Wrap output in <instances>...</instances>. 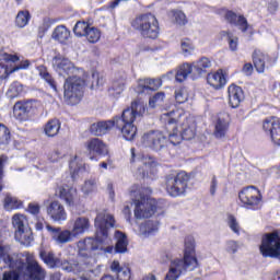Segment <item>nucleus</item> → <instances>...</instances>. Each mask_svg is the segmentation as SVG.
<instances>
[{"mask_svg":"<svg viewBox=\"0 0 280 280\" xmlns=\"http://www.w3.org/2000/svg\"><path fill=\"white\" fill-rule=\"evenodd\" d=\"M109 268L112 272L118 275L119 270H121V265L119 264V260H113Z\"/></svg>","mask_w":280,"mask_h":280,"instance_id":"obj_60","label":"nucleus"},{"mask_svg":"<svg viewBox=\"0 0 280 280\" xmlns=\"http://www.w3.org/2000/svg\"><path fill=\"white\" fill-rule=\"evenodd\" d=\"M189 183V175L187 173L182 172L178 173L174 178H170L166 182V191L173 198L178 196H183L185 191H187V184Z\"/></svg>","mask_w":280,"mask_h":280,"instance_id":"obj_13","label":"nucleus"},{"mask_svg":"<svg viewBox=\"0 0 280 280\" xmlns=\"http://www.w3.org/2000/svg\"><path fill=\"white\" fill-rule=\"evenodd\" d=\"M115 226V218L113 214L104 211L97 214L95 219V229H96V247H93L96 250H103L109 255L113 253H127L128 252V236L126 233L121 231H116L114 237L116 240V246H107L104 245L108 244L110 240L108 238V230Z\"/></svg>","mask_w":280,"mask_h":280,"instance_id":"obj_3","label":"nucleus"},{"mask_svg":"<svg viewBox=\"0 0 280 280\" xmlns=\"http://www.w3.org/2000/svg\"><path fill=\"white\" fill-rule=\"evenodd\" d=\"M207 83L212 89H222L226 84V77L224 75V71L218 70L217 72H210L207 75Z\"/></svg>","mask_w":280,"mask_h":280,"instance_id":"obj_28","label":"nucleus"},{"mask_svg":"<svg viewBox=\"0 0 280 280\" xmlns=\"http://www.w3.org/2000/svg\"><path fill=\"white\" fill-rule=\"evenodd\" d=\"M30 19H32L30 11H20L15 18L16 27L23 30V27H26V25L30 23Z\"/></svg>","mask_w":280,"mask_h":280,"instance_id":"obj_40","label":"nucleus"},{"mask_svg":"<svg viewBox=\"0 0 280 280\" xmlns=\"http://www.w3.org/2000/svg\"><path fill=\"white\" fill-rule=\"evenodd\" d=\"M61 159H65V153L60 150H54L48 154V161H50V163H58Z\"/></svg>","mask_w":280,"mask_h":280,"instance_id":"obj_56","label":"nucleus"},{"mask_svg":"<svg viewBox=\"0 0 280 280\" xmlns=\"http://www.w3.org/2000/svg\"><path fill=\"white\" fill-rule=\"evenodd\" d=\"M191 67L197 75H202L206 69H210L211 60L207 57H203L191 63Z\"/></svg>","mask_w":280,"mask_h":280,"instance_id":"obj_37","label":"nucleus"},{"mask_svg":"<svg viewBox=\"0 0 280 280\" xmlns=\"http://www.w3.org/2000/svg\"><path fill=\"white\" fill-rule=\"evenodd\" d=\"M140 143L142 148H150V150L159 152V150H163L167 145V138L161 131H149L142 136Z\"/></svg>","mask_w":280,"mask_h":280,"instance_id":"obj_14","label":"nucleus"},{"mask_svg":"<svg viewBox=\"0 0 280 280\" xmlns=\"http://www.w3.org/2000/svg\"><path fill=\"white\" fill-rule=\"evenodd\" d=\"M21 93H23V84L13 82L7 91V97H9V100H14V97H19Z\"/></svg>","mask_w":280,"mask_h":280,"instance_id":"obj_41","label":"nucleus"},{"mask_svg":"<svg viewBox=\"0 0 280 280\" xmlns=\"http://www.w3.org/2000/svg\"><path fill=\"white\" fill-rule=\"evenodd\" d=\"M189 100V90L187 88H180L175 91V102L177 104H185Z\"/></svg>","mask_w":280,"mask_h":280,"instance_id":"obj_49","label":"nucleus"},{"mask_svg":"<svg viewBox=\"0 0 280 280\" xmlns=\"http://www.w3.org/2000/svg\"><path fill=\"white\" fill-rule=\"evenodd\" d=\"M226 224L235 235H240V233H242V225H240V221L235 215L229 214L226 218Z\"/></svg>","mask_w":280,"mask_h":280,"instance_id":"obj_42","label":"nucleus"},{"mask_svg":"<svg viewBox=\"0 0 280 280\" xmlns=\"http://www.w3.org/2000/svg\"><path fill=\"white\" fill-rule=\"evenodd\" d=\"M164 102H165V93L158 92L155 95L150 97L149 106H150V108H156L158 106H163Z\"/></svg>","mask_w":280,"mask_h":280,"instance_id":"obj_48","label":"nucleus"},{"mask_svg":"<svg viewBox=\"0 0 280 280\" xmlns=\"http://www.w3.org/2000/svg\"><path fill=\"white\" fill-rule=\"evenodd\" d=\"M70 174L72 178H75L78 174H81V172H84V161L80 159V156L74 155L69 163Z\"/></svg>","mask_w":280,"mask_h":280,"instance_id":"obj_33","label":"nucleus"},{"mask_svg":"<svg viewBox=\"0 0 280 280\" xmlns=\"http://www.w3.org/2000/svg\"><path fill=\"white\" fill-rule=\"evenodd\" d=\"M81 191L89 196L90 194H93L94 191H97V183L95 179H88L84 182V184L81 187Z\"/></svg>","mask_w":280,"mask_h":280,"instance_id":"obj_50","label":"nucleus"},{"mask_svg":"<svg viewBox=\"0 0 280 280\" xmlns=\"http://www.w3.org/2000/svg\"><path fill=\"white\" fill-rule=\"evenodd\" d=\"M23 257L25 261L20 256H10V247L0 244V259L11 269L3 273L2 280H45L47 273L36 258L30 253H24Z\"/></svg>","mask_w":280,"mask_h":280,"instance_id":"obj_1","label":"nucleus"},{"mask_svg":"<svg viewBox=\"0 0 280 280\" xmlns=\"http://www.w3.org/2000/svg\"><path fill=\"white\" fill-rule=\"evenodd\" d=\"M47 214L49 215L52 222H57L58 224H62V222H67V210H65V206L59 201H52L47 207Z\"/></svg>","mask_w":280,"mask_h":280,"instance_id":"obj_22","label":"nucleus"},{"mask_svg":"<svg viewBox=\"0 0 280 280\" xmlns=\"http://www.w3.org/2000/svg\"><path fill=\"white\" fill-rule=\"evenodd\" d=\"M3 207L5 211H14L16 209H23V201H21V199L12 195H7L3 200Z\"/></svg>","mask_w":280,"mask_h":280,"instance_id":"obj_35","label":"nucleus"},{"mask_svg":"<svg viewBox=\"0 0 280 280\" xmlns=\"http://www.w3.org/2000/svg\"><path fill=\"white\" fill-rule=\"evenodd\" d=\"M226 130H229V114H223L219 116L215 122L214 137L222 139L226 135Z\"/></svg>","mask_w":280,"mask_h":280,"instance_id":"obj_30","label":"nucleus"},{"mask_svg":"<svg viewBox=\"0 0 280 280\" xmlns=\"http://www.w3.org/2000/svg\"><path fill=\"white\" fill-rule=\"evenodd\" d=\"M194 68L190 63H184L177 68L175 80L176 82H185L188 75H191Z\"/></svg>","mask_w":280,"mask_h":280,"instance_id":"obj_36","label":"nucleus"},{"mask_svg":"<svg viewBox=\"0 0 280 280\" xmlns=\"http://www.w3.org/2000/svg\"><path fill=\"white\" fill-rule=\"evenodd\" d=\"M139 168L137 175L139 178H154L156 175V167L159 163L156 160L150 155H144L141 159H138Z\"/></svg>","mask_w":280,"mask_h":280,"instance_id":"obj_15","label":"nucleus"},{"mask_svg":"<svg viewBox=\"0 0 280 280\" xmlns=\"http://www.w3.org/2000/svg\"><path fill=\"white\" fill-rule=\"evenodd\" d=\"M34 108H36V102L34 101L18 102L13 106V116L18 121H27V115H30Z\"/></svg>","mask_w":280,"mask_h":280,"instance_id":"obj_20","label":"nucleus"},{"mask_svg":"<svg viewBox=\"0 0 280 280\" xmlns=\"http://www.w3.org/2000/svg\"><path fill=\"white\" fill-rule=\"evenodd\" d=\"M68 228L73 235L78 238L80 235H84L89 229H91V221L86 217H74L68 221Z\"/></svg>","mask_w":280,"mask_h":280,"instance_id":"obj_17","label":"nucleus"},{"mask_svg":"<svg viewBox=\"0 0 280 280\" xmlns=\"http://www.w3.org/2000/svg\"><path fill=\"white\" fill-rule=\"evenodd\" d=\"M52 68L61 78H69L78 73L79 75H84V70L81 68H75V65L69 60V58L57 55L52 58Z\"/></svg>","mask_w":280,"mask_h":280,"instance_id":"obj_12","label":"nucleus"},{"mask_svg":"<svg viewBox=\"0 0 280 280\" xmlns=\"http://www.w3.org/2000/svg\"><path fill=\"white\" fill-rule=\"evenodd\" d=\"M120 4H121V0H114V1H110V2L107 4V10H115V8H119Z\"/></svg>","mask_w":280,"mask_h":280,"instance_id":"obj_63","label":"nucleus"},{"mask_svg":"<svg viewBox=\"0 0 280 280\" xmlns=\"http://www.w3.org/2000/svg\"><path fill=\"white\" fill-rule=\"evenodd\" d=\"M141 280H156V276L154 273H148Z\"/></svg>","mask_w":280,"mask_h":280,"instance_id":"obj_64","label":"nucleus"},{"mask_svg":"<svg viewBox=\"0 0 280 280\" xmlns=\"http://www.w3.org/2000/svg\"><path fill=\"white\" fill-rule=\"evenodd\" d=\"M221 38H225L228 40L229 49L232 51H237L240 49V38L231 33L230 31H222L220 33Z\"/></svg>","mask_w":280,"mask_h":280,"instance_id":"obj_34","label":"nucleus"},{"mask_svg":"<svg viewBox=\"0 0 280 280\" xmlns=\"http://www.w3.org/2000/svg\"><path fill=\"white\" fill-rule=\"evenodd\" d=\"M104 84V79L100 77V72L92 73V89H100Z\"/></svg>","mask_w":280,"mask_h":280,"instance_id":"obj_57","label":"nucleus"},{"mask_svg":"<svg viewBox=\"0 0 280 280\" xmlns=\"http://www.w3.org/2000/svg\"><path fill=\"white\" fill-rule=\"evenodd\" d=\"M47 231H49L51 238L57 244H69V242H73L77 240L75 234L69 230H62L60 228H51V225H47Z\"/></svg>","mask_w":280,"mask_h":280,"instance_id":"obj_19","label":"nucleus"},{"mask_svg":"<svg viewBox=\"0 0 280 280\" xmlns=\"http://www.w3.org/2000/svg\"><path fill=\"white\" fill-rule=\"evenodd\" d=\"M267 60H268V55H266L260 49L254 50L253 62H254V66L256 68V71H258V73H264V71L266 69V61Z\"/></svg>","mask_w":280,"mask_h":280,"instance_id":"obj_31","label":"nucleus"},{"mask_svg":"<svg viewBox=\"0 0 280 280\" xmlns=\"http://www.w3.org/2000/svg\"><path fill=\"white\" fill-rule=\"evenodd\" d=\"M59 196L62 200H65L68 207H75L78 205V190L69 185H63L59 189Z\"/></svg>","mask_w":280,"mask_h":280,"instance_id":"obj_24","label":"nucleus"},{"mask_svg":"<svg viewBox=\"0 0 280 280\" xmlns=\"http://www.w3.org/2000/svg\"><path fill=\"white\" fill-rule=\"evenodd\" d=\"M154 233H159V221L149 220L140 225L139 235H142V237H150Z\"/></svg>","mask_w":280,"mask_h":280,"instance_id":"obj_32","label":"nucleus"},{"mask_svg":"<svg viewBox=\"0 0 280 280\" xmlns=\"http://www.w3.org/2000/svg\"><path fill=\"white\" fill-rule=\"evenodd\" d=\"M115 126H120L118 117H115L112 120L94 122L91 126L90 130L92 135H95V137H102L104 135H107V132H110V130H113Z\"/></svg>","mask_w":280,"mask_h":280,"instance_id":"obj_23","label":"nucleus"},{"mask_svg":"<svg viewBox=\"0 0 280 280\" xmlns=\"http://www.w3.org/2000/svg\"><path fill=\"white\" fill-rule=\"evenodd\" d=\"M225 20L228 23H231L232 25H236L238 30L246 32L250 26L248 25V21L244 15H237L233 11H226L225 13Z\"/></svg>","mask_w":280,"mask_h":280,"instance_id":"obj_26","label":"nucleus"},{"mask_svg":"<svg viewBox=\"0 0 280 280\" xmlns=\"http://www.w3.org/2000/svg\"><path fill=\"white\" fill-rule=\"evenodd\" d=\"M86 86V73H74L66 78L63 84V97L69 104H78L82 100V91Z\"/></svg>","mask_w":280,"mask_h":280,"instance_id":"obj_6","label":"nucleus"},{"mask_svg":"<svg viewBox=\"0 0 280 280\" xmlns=\"http://www.w3.org/2000/svg\"><path fill=\"white\" fill-rule=\"evenodd\" d=\"M39 257L49 268H58L60 266V259L54 257L51 253L40 252Z\"/></svg>","mask_w":280,"mask_h":280,"instance_id":"obj_39","label":"nucleus"},{"mask_svg":"<svg viewBox=\"0 0 280 280\" xmlns=\"http://www.w3.org/2000/svg\"><path fill=\"white\" fill-rule=\"evenodd\" d=\"M131 26L136 32H139L143 38L156 39L161 33L159 20L152 13L138 15L132 22Z\"/></svg>","mask_w":280,"mask_h":280,"instance_id":"obj_7","label":"nucleus"},{"mask_svg":"<svg viewBox=\"0 0 280 280\" xmlns=\"http://www.w3.org/2000/svg\"><path fill=\"white\" fill-rule=\"evenodd\" d=\"M61 266V270H65L66 272H74V273H78V272H81V268H80V265H73L71 262H67L65 261L63 264L60 262Z\"/></svg>","mask_w":280,"mask_h":280,"instance_id":"obj_55","label":"nucleus"},{"mask_svg":"<svg viewBox=\"0 0 280 280\" xmlns=\"http://www.w3.org/2000/svg\"><path fill=\"white\" fill-rule=\"evenodd\" d=\"M117 280H132V271L129 265L121 266V269L117 272Z\"/></svg>","mask_w":280,"mask_h":280,"instance_id":"obj_51","label":"nucleus"},{"mask_svg":"<svg viewBox=\"0 0 280 280\" xmlns=\"http://www.w3.org/2000/svg\"><path fill=\"white\" fill-rule=\"evenodd\" d=\"M11 222L14 229L16 242H20V244H23L24 246H30L34 240V236L32 235L27 217L23 213H15L13 214Z\"/></svg>","mask_w":280,"mask_h":280,"instance_id":"obj_9","label":"nucleus"},{"mask_svg":"<svg viewBox=\"0 0 280 280\" xmlns=\"http://www.w3.org/2000/svg\"><path fill=\"white\" fill-rule=\"evenodd\" d=\"M180 49L184 56H191V54H194V50L196 49V46H194L191 39L185 38L180 42Z\"/></svg>","mask_w":280,"mask_h":280,"instance_id":"obj_47","label":"nucleus"},{"mask_svg":"<svg viewBox=\"0 0 280 280\" xmlns=\"http://www.w3.org/2000/svg\"><path fill=\"white\" fill-rule=\"evenodd\" d=\"M262 3L265 4L268 14L271 16L279 11V2L277 0H264Z\"/></svg>","mask_w":280,"mask_h":280,"instance_id":"obj_52","label":"nucleus"},{"mask_svg":"<svg viewBox=\"0 0 280 280\" xmlns=\"http://www.w3.org/2000/svg\"><path fill=\"white\" fill-rule=\"evenodd\" d=\"M229 104L232 108H237L244 101V91L237 85H230L228 88Z\"/></svg>","mask_w":280,"mask_h":280,"instance_id":"obj_25","label":"nucleus"},{"mask_svg":"<svg viewBox=\"0 0 280 280\" xmlns=\"http://www.w3.org/2000/svg\"><path fill=\"white\" fill-rule=\"evenodd\" d=\"M224 250L229 255H235V253L240 250V243H237L236 241H228L224 245Z\"/></svg>","mask_w":280,"mask_h":280,"instance_id":"obj_54","label":"nucleus"},{"mask_svg":"<svg viewBox=\"0 0 280 280\" xmlns=\"http://www.w3.org/2000/svg\"><path fill=\"white\" fill-rule=\"evenodd\" d=\"M243 73L245 75H252L253 74V65L252 63H245L243 67Z\"/></svg>","mask_w":280,"mask_h":280,"instance_id":"obj_61","label":"nucleus"},{"mask_svg":"<svg viewBox=\"0 0 280 280\" xmlns=\"http://www.w3.org/2000/svg\"><path fill=\"white\" fill-rule=\"evenodd\" d=\"M10 141V129L0 124V145H5Z\"/></svg>","mask_w":280,"mask_h":280,"instance_id":"obj_53","label":"nucleus"},{"mask_svg":"<svg viewBox=\"0 0 280 280\" xmlns=\"http://www.w3.org/2000/svg\"><path fill=\"white\" fill-rule=\"evenodd\" d=\"M85 38L89 43L92 44L100 43V39L102 38V31L95 27H90L85 35Z\"/></svg>","mask_w":280,"mask_h":280,"instance_id":"obj_45","label":"nucleus"},{"mask_svg":"<svg viewBox=\"0 0 280 280\" xmlns=\"http://www.w3.org/2000/svg\"><path fill=\"white\" fill-rule=\"evenodd\" d=\"M27 211L32 215H38L40 213V206L38 203H30L27 207Z\"/></svg>","mask_w":280,"mask_h":280,"instance_id":"obj_59","label":"nucleus"},{"mask_svg":"<svg viewBox=\"0 0 280 280\" xmlns=\"http://www.w3.org/2000/svg\"><path fill=\"white\" fill-rule=\"evenodd\" d=\"M130 196L133 199L135 203V218L137 220H143L144 218H152L154 213H156V200L152 198H145L141 195V190H139V186H135L130 190Z\"/></svg>","mask_w":280,"mask_h":280,"instance_id":"obj_8","label":"nucleus"},{"mask_svg":"<svg viewBox=\"0 0 280 280\" xmlns=\"http://www.w3.org/2000/svg\"><path fill=\"white\" fill-rule=\"evenodd\" d=\"M145 115V103L143 101H133L131 106L122 112L119 118L120 132L126 141H132L137 137V126L135 121L137 117Z\"/></svg>","mask_w":280,"mask_h":280,"instance_id":"obj_5","label":"nucleus"},{"mask_svg":"<svg viewBox=\"0 0 280 280\" xmlns=\"http://www.w3.org/2000/svg\"><path fill=\"white\" fill-rule=\"evenodd\" d=\"M161 121L165 124L168 141L178 145L183 141H189L196 137V120L189 112L177 108L161 115Z\"/></svg>","mask_w":280,"mask_h":280,"instance_id":"obj_2","label":"nucleus"},{"mask_svg":"<svg viewBox=\"0 0 280 280\" xmlns=\"http://www.w3.org/2000/svg\"><path fill=\"white\" fill-rule=\"evenodd\" d=\"M238 199L245 209H252V211L261 209V205H264V197L261 196V191L255 186L243 188L238 192Z\"/></svg>","mask_w":280,"mask_h":280,"instance_id":"obj_11","label":"nucleus"},{"mask_svg":"<svg viewBox=\"0 0 280 280\" xmlns=\"http://www.w3.org/2000/svg\"><path fill=\"white\" fill-rule=\"evenodd\" d=\"M97 241L96 238H85L78 243V249L80 257L85 259V264H95V258L91 257V250H95Z\"/></svg>","mask_w":280,"mask_h":280,"instance_id":"obj_21","label":"nucleus"},{"mask_svg":"<svg viewBox=\"0 0 280 280\" xmlns=\"http://www.w3.org/2000/svg\"><path fill=\"white\" fill-rule=\"evenodd\" d=\"M85 148L90 154L91 161H95L96 156H104L108 154V147L100 138L90 139L85 143Z\"/></svg>","mask_w":280,"mask_h":280,"instance_id":"obj_18","label":"nucleus"},{"mask_svg":"<svg viewBox=\"0 0 280 280\" xmlns=\"http://www.w3.org/2000/svg\"><path fill=\"white\" fill-rule=\"evenodd\" d=\"M171 18L177 25H187V15L180 10H172Z\"/></svg>","mask_w":280,"mask_h":280,"instance_id":"obj_46","label":"nucleus"},{"mask_svg":"<svg viewBox=\"0 0 280 280\" xmlns=\"http://www.w3.org/2000/svg\"><path fill=\"white\" fill-rule=\"evenodd\" d=\"M44 132L47 137H56L60 132V120L51 119L49 120L44 128Z\"/></svg>","mask_w":280,"mask_h":280,"instance_id":"obj_38","label":"nucleus"},{"mask_svg":"<svg viewBox=\"0 0 280 280\" xmlns=\"http://www.w3.org/2000/svg\"><path fill=\"white\" fill-rule=\"evenodd\" d=\"M90 27L91 26L86 22H77L73 27V33L78 38H82V36H86Z\"/></svg>","mask_w":280,"mask_h":280,"instance_id":"obj_43","label":"nucleus"},{"mask_svg":"<svg viewBox=\"0 0 280 280\" xmlns=\"http://www.w3.org/2000/svg\"><path fill=\"white\" fill-rule=\"evenodd\" d=\"M161 79H140L138 81L137 93H145V91H156L162 86Z\"/></svg>","mask_w":280,"mask_h":280,"instance_id":"obj_27","label":"nucleus"},{"mask_svg":"<svg viewBox=\"0 0 280 280\" xmlns=\"http://www.w3.org/2000/svg\"><path fill=\"white\" fill-rule=\"evenodd\" d=\"M51 38L61 45H67L71 40V31L65 25H59L54 30Z\"/></svg>","mask_w":280,"mask_h":280,"instance_id":"obj_29","label":"nucleus"},{"mask_svg":"<svg viewBox=\"0 0 280 280\" xmlns=\"http://www.w3.org/2000/svg\"><path fill=\"white\" fill-rule=\"evenodd\" d=\"M198 267V258L196 257V241L188 236L185 240L184 259L173 258L170 262L168 271L164 280H178L183 272L196 270Z\"/></svg>","mask_w":280,"mask_h":280,"instance_id":"obj_4","label":"nucleus"},{"mask_svg":"<svg viewBox=\"0 0 280 280\" xmlns=\"http://www.w3.org/2000/svg\"><path fill=\"white\" fill-rule=\"evenodd\" d=\"M39 75H40V78H43V80H45V82H47V84H49L50 89H52V91H55V93L58 92L56 81L54 80L51 74H49V72H47V69H45L44 67H39Z\"/></svg>","mask_w":280,"mask_h":280,"instance_id":"obj_44","label":"nucleus"},{"mask_svg":"<svg viewBox=\"0 0 280 280\" xmlns=\"http://www.w3.org/2000/svg\"><path fill=\"white\" fill-rule=\"evenodd\" d=\"M262 130L275 145H280V119L278 117L271 116L262 120Z\"/></svg>","mask_w":280,"mask_h":280,"instance_id":"obj_16","label":"nucleus"},{"mask_svg":"<svg viewBox=\"0 0 280 280\" xmlns=\"http://www.w3.org/2000/svg\"><path fill=\"white\" fill-rule=\"evenodd\" d=\"M12 62H19L16 55H10L7 52H0V80H8L11 73H16L21 69H28L30 61H21L19 66H12Z\"/></svg>","mask_w":280,"mask_h":280,"instance_id":"obj_10","label":"nucleus"},{"mask_svg":"<svg viewBox=\"0 0 280 280\" xmlns=\"http://www.w3.org/2000/svg\"><path fill=\"white\" fill-rule=\"evenodd\" d=\"M8 163V156H0V191L3 189V165Z\"/></svg>","mask_w":280,"mask_h":280,"instance_id":"obj_58","label":"nucleus"},{"mask_svg":"<svg viewBox=\"0 0 280 280\" xmlns=\"http://www.w3.org/2000/svg\"><path fill=\"white\" fill-rule=\"evenodd\" d=\"M176 80V72L168 71L166 74L162 75V80L165 82L167 80Z\"/></svg>","mask_w":280,"mask_h":280,"instance_id":"obj_62","label":"nucleus"}]
</instances>
